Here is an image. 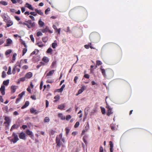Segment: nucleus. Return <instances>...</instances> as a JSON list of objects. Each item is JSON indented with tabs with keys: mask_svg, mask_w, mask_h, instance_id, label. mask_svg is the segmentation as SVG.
<instances>
[{
	"mask_svg": "<svg viewBox=\"0 0 152 152\" xmlns=\"http://www.w3.org/2000/svg\"><path fill=\"white\" fill-rule=\"evenodd\" d=\"M61 140L63 142H65V140L64 138H62V134L61 133L59 137H57L56 139V143L57 144L56 147H60L61 145V143L60 142V140Z\"/></svg>",
	"mask_w": 152,
	"mask_h": 152,
	"instance_id": "nucleus-1",
	"label": "nucleus"
},
{
	"mask_svg": "<svg viewBox=\"0 0 152 152\" xmlns=\"http://www.w3.org/2000/svg\"><path fill=\"white\" fill-rule=\"evenodd\" d=\"M12 136H13V138L11 139L10 137H8V138L10 140L11 142H12L14 143L16 142L19 140V139L18 135L15 133H13Z\"/></svg>",
	"mask_w": 152,
	"mask_h": 152,
	"instance_id": "nucleus-2",
	"label": "nucleus"
},
{
	"mask_svg": "<svg viewBox=\"0 0 152 152\" xmlns=\"http://www.w3.org/2000/svg\"><path fill=\"white\" fill-rule=\"evenodd\" d=\"M4 120L5 121V122L4 123V124L7 128H8L9 126L10 123V119L9 117H5Z\"/></svg>",
	"mask_w": 152,
	"mask_h": 152,
	"instance_id": "nucleus-3",
	"label": "nucleus"
},
{
	"mask_svg": "<svg viewBox=\"0 0 152 152\" xmlns=\"http://www.w3.org/2000/svg\"><path fill=\"white\" fill-rule=\"evenodd\" d=\"M106 103L107 104L106 108L107 109V115L108 116H109L110 114H112L113 112L112 111V109L108 105L107 103V102H106Z\"/></svg>",
	"mask_w": 152,
	"mask_h": 152,
	"instance_id": "nucleus-4",
	"label": "nucleus"
},
{
	"mask_svg": "<svg viewBox=\"0 0 152 152\" xmlns=\"http://www.w3.org/2000/svg\"><path fill=\"white\" fill-rule=\"evenodd\" d=\"M28 23L31 28L34 27L35 25V23L34 22L32 21L31 20H28Z\"/></svg>",
	"mask_w": 152,
	"mask_h": 152,
	"instance_id": "nucleus-5",
	"label": "nucleus"
},
{
	"mask_svg": "<svg viewBox=\"0 0 152 152\" xmlns=\"http://www.w3.org/2000/svg\"><path fill=\"white\" fill-rule=\"evenodd\" d=\"M85 88L86 87L85 86H82L81 89L79 90L78 94H76V96H77L78 94L82 93L83 91L85 90Z\"/></svg>",
	"mask_w": 152,
	"mask_h": 152,
	"instance_id": "nucleus-6",
	"label": "nucleus"
},
{
	"mask_svg": "<svg viewBox=\"0 0 152 152\" xmlns=\"http://www.w3.org/2000/svg\"><path fill=\"white\" fill-rule=\"evenodd\" d=\"M19 136L20 139L24 140L25 139V134L24 132H22L19 134Z\"/></svg>",
	"mask_w": 152,
	"mask_h": 152,
	"instance_id": "nucleus-7",
	"label": "nucleus"
},
{
	"mask_svg": "<svg viewBox=\"0 0 152 152\" xmlns=\"http://www.w3.org/2000/svg\"><path fill=\"white\" fill-rule=\"evenodd\" d=\"M32 76V74L31 72H29L27 73L25 75V77L26 78H31Z\"/></svg>",
	"mask_w": 152,
	"mask_h": 152,
	"instance_id": "nucleus-8",
	"label": "nucleus"
},
{
	"mask_svg": "<svg viewBox=\"0 0 152 152\" xmlns=\"http://www.w3.org/2000/svg\"><path fill=\"white\" fill-rule=\"evenodd\" d=\"M25 6L26 7L28 8V9H29L30 10H34V9L33 8V7H32L31 5L28 3H26V4Z\"/></svg>",
	"mask_w": 152,
	"mask_h": 152,
	"instance_id": "nucleus-9",
	"label": "nucleus"
},
{
	"mask_svg": "<svg viewBox=\"0 0 152 152\" xmlns=\"http://www.w3.org/2000/svg\"><path fill=\"white\" fill-rule=\"evenodd\" d=\"M29 105V102L28 101H26V102L25 103L24 105L21 108L22 109H23L26 107H27V106H28Z\"/></svg>",
	"mask_w": 152,
	"mask_h": 152,
	"instance_id": "nucleus-10",
	"label": "nucleus"
},
{
	"mask_svg": "<svg viewBox=\"0 0 152 152\" xmlns=\"http://www.w3.org/2000/svg\"><path fill=\"white\" fill-rule=\"evenodd\" d=\"M102 66L100 69L101 70L102 73V74L104 76V77H105L106 76V74L105 72V71L104 69H102Z\"/></svg>",
	"mask_w": 152,
	"mask_h": 152,
	"instance_id": "nucleus-11",
	"label": "nucleus"
},
{
	"mask_svg": "<svg viewBox=\"0 0 152 152\" xmlns=\"http://www.w3.org/2000/svg\"><path fill=\"white\" fill-rule=\"evenodd\" d=\"M56 132V131L53 129H51L49 131V134L50 136H52Z\"/></svg>",
	"mask_w": 152,
	"mask_h": 152,
	"instance_id": "nucleus-12",
	"label": "nucleus"
},
{
	"mask_svg": "<svg viewBox=\"0 0 152 152\" xmlns=\"http://www.w3.org/2000/svg\"><path fill=\"white\" fill-rule=\"evenodd\" d=\"M34 10L37 13L40 15H42L43 14V12L41 10H38L37 9H35Z\"/></svg>",
	"mask_w": 152,
	"mask_h": 152,
	"instance_id": "nucleus-13",
	"label": "nucleus"
},
{
	"mask_svg": "<svg viewBox=\"0 0 152 152\" xmlns=\"http://www.w3.org/2000/svg\"><path fill=\"white\" fill-rule=\"evenodd\" d=\"M13 22L12 21L9 20L8 21L7 23V27H9L10 26H12L13 24Z\"/></svg>",
	"mask_w": 152,
	"mask_h": 152,
	"instance_id": "nucleus-14",
	"label": "nucleus"
},
{
	"mask_svg": "<svg viewBox=\"0 0 152 152\" xmlns=\"http://www.w3.org/2000/svg\"><path fill=\"white\" fill-rule=\"evenodd\" d=\"M26 134L31 137L33 136V134L31 131H30L29 130H27L26 132Z\"/></svg>",
	"mask_w": 152,
	"mask_h": 152,
	"instance_id": "nucleus-15",
	"label": "nucleus"
},
{
	"mask_svg": "<svg viewBox=\"0 0 152 152\" xmlns=\"http://www.w3.org/2000/svg\"><path fill=\"white\" fill-rule=\"evenodd\" d=\"M18 127V126L17 124H14L13 125L10 129L11 131H12V130L15 129H17Z\"/></svg>",
	"mask_w": 152,
	"mask_h": 152,
	"instance_id": "nucleus-16",
	"label": "nucleus"
},
{
	"mask_svg": "<svg viewBox=\"0 0 152 152\" xmlns=\"http://www.w3.org/2000/svg\"><path fill=\"white\" fill-rule=\"evenodd\" d=\"M55 72V70H52L50 71L48 73H47V76H51Z\"/></svg>",
	"mask_w": 152,
	"mask_h": 152,
	"instance_id": "nucleus-17",
	"label": "nucleus"
},
{
	"mask_svg": "<svg viewBox=\"0 0 152 152\" xmlns=\"http://www.w3.org/2000/svg\"><path fill=\"white\" fill-rule=\"evenodd\" d=\"M17 88V86H12L11 87L12 92L14 93L15 92L16 89Z\"/></svg>",
	"mask_w": 152,
	"mask_h": 152,
	"instance_id": "nucleus-18",
	"label": "nucleus"
},
{
	"mask_svg": "<svg viewBox=\"0 0 152 152\" xmlns=\"http://www.w3.org/2000/svg\"><path fill=\"white\" fill-rule=\"evenodd\" d=\"M42 60L46 63L48 62L49 61V58L46 57H44L42 58Z\"/></svg>",
	"mask_w": 152,
	"mask_h": 152,
	"instance_id": "nucleus-19",
	"label": "nucleus"
},
{
	"mask_svg": "<svg viewBox=\"0 0 152 152\" xmlns=\"http://www.w3.org/2000/svg\"><path fill=\"white\" fill-rule=\"evenodd\" d=\"M58 116L61 118V120H65V117L63 116L62 113L58 114Z\"/></svg>",
	"mask_w": 152,
	"mask_h": 152,
	"instance_id": "nucleus-20",
	"label": "nucleus"
},
{
	"mask_svg": "<svg viewBox=\"0 0 152 152\" xmlns=\"http://www.w3.org/2000/svg\"><path fill=\"white\" fill-rule=\"evenodd\" d=\"M7 45H6V46H8L9 44H11L12 42V41L10 39H8L7 40Z\"/></svg>",
	"mask_w": 152,
	"mask_h": 152,
	"instance_id": "nucleus-21",
	"label": "nucleus"
},
{
	"mask_svg": "<svg viewBox=\"0 0 152 152\" xmlns=\"http://www.w3.org/2000/svg\"><path fill=\"white\" fill-rule=\"evenodd\" d=\"M39 24L41 27H42L44 25V23L40 20L39 21Z\"/></svg>",
	"mask_w": 152,
	"mask_h": 152,
	"instance_id": "nucleus-22",
	"label": "nucleus"
},
{
	"mask_svg": "<svg viewBox=\"0 0 152 152\" xmlns=\"http://www.w3.org/2000/svg\"><path fill=\"white\" fill-rule=\"evenodd\" d=\"M9 82V80H6L4 81L3 82V84L5 85H7Z\"/></svg>",
	"mask_w": 152,
	"mask_h": 152,
	"instance_id": "nucleus-23",
	"label": "nucleus"
},
{
	"mask_svg": "<svg viewBox=\"0 0 152 152\" xmlns=\"http://www.w3.org/2000/svg\"><path fill=\"white\" fill-rule=\"evenodd\" d=\"M64 108V105H58V108L60 110H62Z\"/></svg>",
	"mask_w": 152,
	"mask_h": 152,
	"instance_id": "nucleus-24",
	"label": "nucleus"
},
{
	"mask_svg": "<svg viewBox=\"0 0 152 152\" xmlns=\"http://www.w3.org/2000/svg\"><path fill=\"white\" fill-rule=\"evenodd\" d=\"M0 4H2L4 6H6L7 5V3L6 2L3 1H0Z\"/></svg>",
	"mask_w": 152,
	"mask_h": 152,
	"instance_id": "nucleus-25",
	"label": "nucleus"
},
{
	"mask_svg": "<svg viewBox=\"0 0 152 152\" xmlns=\"http://www.w3.org/2000/svg\"><path fill=\"white\" fill-rule=\"evenodd\" d=\"M52 49L51 48H49L47 50V52L48 53H50V54H52Z\"/></svg>",
	"mask_w": 152,
	"mask_h": 152,
	"instance_id": "nucleus-26",
	"label": "nucleus"
},
{
	"mask_svg": "<svg viewBox=\"0 0 152 152\" xmlns=\"http://www.w3.org/2000/svg\"><path fill=\"white\" fill-rule=\"evenodd\" d=\"M11 66H9V67L8 70L7 72V74L9 75L11 74Z\"/></svg>",
	"mask_w": 152,
	"mask_h": 152,
	"instance_id": "nucleus-27",
	"label": "nucleus"
},
{
	"mask_svg": "<svg viewBox=\"0 0 152 152\" xmlns=\"http://www.w3.org/2000/svg\"><path fill=\"white\" fill-rule=\"evenodd\" d=\"M25 94V91H23L22 92L21 94H20L18 96L19 97V98H20V99H21L22 97Z\"/></svg>",
	"mask_w": 152,
	"mask_h": 152,
	"instance_id": "nucleus-28",
	"label": "nucleus"
},
{
	"mask_svg": "<svg viewBox=\"0 0 152 152\" xmlns=\"http://www.w3.org/2000/svg\"><path fill=\"white\" fill-rule=\"evenodd\" d=\"M54 99H56L54 101V102H56L60 99V96L58 95L54 97Z\"/></svg>",
	"mask_w": 152,
	"mask_h": 152,
	"instance_id": "nucleus-29",
	"label": "nucleus"
},
{
	"mask_svg": "<svg viewBox=\"0 0 152 152\" xmlns=\"http://www.w3.org/2000/svg\"><path fill=\"white\" fill-rule=\"evenodd\" d=\"M37 44L38 45V46L40 48L44 46V44H42V42H39L37 43Z\"/></svg>",
	"mask_w": 152,
	"mask_h": 152,
	"instance_id": "nucleus-30",
	"label": "nucleus"
},
{
	"mask_svg": "<svg viewBox=\"0 0 152 152\" xmlns=\"http://www.w3.org/2000/svg\"><path fill=\"white\" fill-rule=\"evenodd\" d=\"M57 45V44L56 42H53L52 44V47L53 48H55Z\"/></svg>",
	"mask_w": 152,
	"mask_h": 152,
	"instance_id": "nucleus-31",
	"label": "nucleus"
},
{
	"mask_svg": "<svg viewBox=\"0 0 152 152\" xmlns=\"http://www.w3.org/2000/svg\"><path fill=\"white\" fill-rule=\"evenodd\" d=\"M12 52V50H8L6 51L5 52V54L6 55H8L10 54Z\"/></svg>",
	"mask_w": 152,
	"mask_h": 152,
	"instance_id": "nucleus-32",
	"label": "nucleus"
},
{
	"mask_svg": "<svg viewBox=\"0 0 152 152\" xmlns=\"http://www.w3.org/2000/svg\"><path fill=\"white\" fill-rule=\"evenodd\" d=\"M42 39L44 42H46L48 40V38L46 37H44L42 38Z\"/></svg>",
	"mask_w": 152,
	"mask_h": 152,
	"instance_id": "nucleus-33",
	"label": "nucleus"
},
{
	"mask_svg": "<svg viewBox=\"0 0 152 152\" xmlns=\"http://www.w3.org/2000/svg\"><path fill=\"white\" fill-rule=\"evenodd\" d=\"M101 109L102 112L103 114H104L105 113V109L103 107H101Z\"/></svg>",
	"mask_w": 152,
	"mask_h": 152,
	"instance_id": "nucleus-34",
	"label": "nucleus"
},
{
	"mask_svg": "<svg viewBox=\"0 0 152 152\" xmlns=\"http://www.w3.org/2000/svg\"><path fill=\"white\" fill-rule=\"evenodd\" d=\"M6 76V72L4 71H3L2 74V77L3 78H5Z\"/></svg>",
	"mask_w": 152,
	"mask_h": 152,
	"instance_id": "nucleus-35",
	"label": "nucleus"
},
{
	"mask_svg": "<svg viewBox=\"0 0 152 152\" xmlns=\"http://www.w3.org/2000/svg\"><path fill=\"white\" fill-rule=\"evenodd\" d=\"M50 121V119L48 117H46L44 119V121L45 122H48Z\"/></svg>",
	"mask_w": 152,
	"mask_h": 152,
	"instance_id": "nucleus-36",
	"label": "nucleus"
},
{
	"mask_svg": "<svg viewBox=\"0 0 152 152\" xmlns=\"http://www.w3.org/2000/svg\"><path fill=\"white\" fill-rule=\"evenodd\" d=\"M38 50H35L31 54L32 55H33V54H37L38 53Z\"/></svg>",
	"mask_w": 152,
	"mask_h": 152,
	"instance_id": "nucleus-37",
	"label": "nucleus"
},
{
	"mask_svg": "<svg viewBox=\"0 0 152 152\" xmlns=\"http://www.w3.org/2000/svg\"><path fill=\"white\" fill-rule=\"evenodd\" d=\"M65 130L66 131V135H67L69 132L70 129L68 128H65Z\"/></svg>",
	"mask_w": 152,
	"mask_h": 152,
	"instance_id": "nucleus-38",
	"label": "nucleus"
},
{
	"mask_svg": "<svg viewBox=\"0 0 152 152\" xmlns=\"http://www.w3.org/2000/svg\"><path fill=\"white\" fill-rule=\"evenodd\" d=\"M26 78L25 77H24L21 78L19 79V81H24L25 80Z\"/></svg>",
	"mask_w": 152,
	"mask_h": 152,
	"instance_id": "nucleus-39",
	"label": "nucleus"
},
{
	"mask_svg": "<svg viewBox=\"0 0 152 152\" xmlns=\"http://www.w3.org/2000/svg\"><path fill=\"white\" fill-rule=\"evenodd\" d=\"M36 110H35L34 108H32L30 109V111L31 113H34L36 112Z\"/></svg>",
	"mask_w": 152,
	"mask_h": 152,
	"instance_id": "nucleus-40",
	"label": "nucleus"
},
{
	"mask_svg": "<svg viewBox=\"0 0 152 152\" xmlns=\"http://www.w3.org/2000/svg\"><path fill=\"white\" fill-rule=\"evenodd\" d=\"M96 63L97 65H101L102 64V62L99 60H97L96 61Z\"/></svg>",
	"mask_w": 152,
	"mask_h": 152,
	"instance_id": "nucleus-41",
	"label": "nucleus"
},
{
	"mask_svg": "<svg viewBox=\"0 0 152 152\" xmlns=\"http://www.w3.org/2000/svg\"><path fill=\"white\" fill-rule=\"evenodd\" d=\"M56 61H54L52 62L51 66L52 67H53L56 66Z\"/></svg>",
	"mask_w": 152,
	"mask_h": 152,
	"instance_id": "nucleus-42",
	"label": "nucleus"
},
{
	"mask_svg": "<svg viewBox=\"0 0 152 152\" xmlns=\"http://www.w3.org/2000/svg\"><path fill=\"white\" fill-rule=\"evenodd\" d=\"M5 89V87L4 86L2 85L1 86L0 88V91H4Z\"/></svg>",
	"mask_w": 152,
	"mask_h": 152,
	"instance_id": "nucleus-43",
	"label": "nucleus"
},
{
	"mask_svg": "<svg viewBox=\"0 0 152 152\" xmlns=\"http://www.w3.org/2000/svg\"><path fill=\"white\" fill-rule=\"evenodd\" d=\"M89 128V124L88 123L87 124V125L85 127V130L86 131H87Z\"/></svg>",
	"mask_w": 152,
	"mask_h": 152,
	"instance_id": "nucleus-44",
	"label": "nucleus"
},
{
	"mask_svg": "<svg viewBox=\"0 0 152 152\" xmlns=\"http://www.w3.org/2000/svg\"><path fill=\"white\" fill-rule=\"evenodd\" d=\"M17 56V54L16 53L14 54L13 56L12 60L13 61H15L16 59V56Z\"/></svg>",
	"mask_w": 152,
	"mask_h": 152,
	"instance_id": "nucleus-45",
	"label": "nucleus"
},
{
	"mask_svg": "<svg viewBox=\"0 0 152 152\" xmlns=\"http://www.w3.org/2000/svg\"><path fill=\"white\" fill-rule=\"evenodd\" d=\"M42 34L40 31H38L37 32V36L38 37H39L40 36H42Z\"/></svg>",
	"mask_w": 152,
	"mask_h": 152,
	"instance_id": "nucleus-46",
	"label": "nucleus"
},
{
	"mask_svg": "<svg viewBox=\"0 0 152 152\" xmlns=\"http://www.w3.org/2000/svg\"><path fill=\"white\" fill-rule=\"evenodd\" d=\"M109 143H110V148H113V144L112 142L111 141H110L109 142Z\"/></svg>",
	"mask_w": 152,
	"mask_h": 152,
	"instance_id": "nucleus-47",
	"label": "nucleus"
},
{
	"mask_svg": "<svg viewBox=\"0 0 152 152\" xmlns=\"http://www.w3.org/2000/svg\"><path fill=\"white\" fill-rule=\"evenodd\" d=\"M79 125V122H77L75 124L74 126V127L75 128L77 127Z\"/></svg>",
	"mask_w": 152,
	"mask_h": 152,
	"instance_id": "nucleus-48",
	"label": "nucleus"
},
{
	"mask_svg": "<svg viewBox=\"0 0 152 152\" xmlns=\"http://www.w3.org/2000/svg\"><path fill=\"white\" fill-rule=\"evenodd\" d=\"M71 118V116L69 115H67L66 117V120L68 121Z\"/></svg>",
	"mask_w": 152,
	"mask_h": 152,
	"instance_id": "nucleus-49",
	"label": "nucleus"
},
{
	"mask_svg": "<svg viewBox=\"0 0 152 152\" xmlns=\"http://www.w3.org/2000/svg\"><path fill=\"white\" fill-rule=\"evenodd\" d=\"M30 38L31 40L33 42H34V39L33 37V35H31L30 36Z\"/></svg>",
	"mask_w": 152,
	"mask_h": 152,
	"instance_id": "nucleus-50",
	"label": "nucleus"
},
{
	"mask_svg": "<svg viewBox=\"0 0 152 152\" xmlns=\"http://www.w3.org/2000/svg\"><path fill=\"white\" fill-rule=\"evenodd\" d=\"M43 85V82L42 81H41V83L40 85V89L41 90L42 88Z\"/></svg>",
	"mask_w": 152,
	"mask_h": 152,
	"instance_id": "nucleus-51",
	"label": "nucleus"
},
{
	"mask_svg": "<svg viewBox=\"0 0 152 152\" xmlns=\"http://www.w3.org/2000/svg\"><path fill=\"white\" fill-rule=\"evenodd\" d=\"M30 14L31 15H34V16H36L37 15V13H35L34 12H31L30 13Z\"/></svg>",
	"mask_w": 152,
	"mask_h": 152,
	"instance_id": "nucleus-52",
	"label": "nucleus"
},
{
	"mask_svg": "<svg viewBox=\"0 0 152 152\" xmlns=\"http://www.w3.org/2000/svg\"><path fill=\"white\" fill-rule=\"evenodd\" d=\"M78 77L77 76H75L74 78V81L75 83H77V80H78Z\"/></svg>",
	"mask_w": 152,
	"mask_h": 152,
	"instance_id": "nucleus-53",
	"label": "nucleus"
},
{
	"mask_svg": "<svg viewBox=\"0 0 152 152\" xmlns=\"http://www.w3.org/2000/svg\"><path fill=\"white\" fill-rule=\"evenodd\" d=\"M27 49L26 48H24L23 50V55H24L27 52Z\"/></svg>",
	"mask_w": 152,
	"mask_h": 152,
	"instance_id": "nucleus-54",
	"label": "nucleus"
},
{
	"mask_svg": "<svg viewBox=\"0 0 152 152\" xmlns=\"http://www.w3.org/2000/svg\"><path fill=\"white\" fill-rule=\"evenodd\" d=\"M16 66H15L13 69L12 73L14 74L15 73V71L16 69Z\"/></svg>",
	"mask_w": 152,
	"mask_h": 152,
	"instance_id": "nucleus-55",
	"label": "nucleus"
},
{
	"mask_svg": "<svg viewBox=\"0 0 152 152\" xmlns=\"http://www.w3.org/2000/svg\"><path fill=\"white\" fill-rule=\"evenodd\" d=\"M77 134V132H74L72 133V134L73 136H75V135Z\"/></svg>",
	"mask_w": 152,
	"mask_h": 152,
	"instance_id": "nucleus-56",
	"label": "nucleus"
},
{
	"mask_svg": "<svg viewBox=\"0 0 152 152\" xmlns=\"http://www.w3.org/2000/svg\"><path fill=\"white\" fill-rule=\"evenodd\" d=\"M50 9L49 8H48L46 10H45V13L46 14H47V12H48V11H50Z\"/></svg>",
	"mask_w": 152,
	"mask_h": 152,
	"instance_id": "nucleus-57",
	"label": "nucleus"
},
{
	"mask_svg": "<svg viewBox=\"0 0 152 152\" xmlns=\"http://www.w3.org/2000/svg\"><path fill=\"white\" fill-rule=\"evenodd\" d=\"M48 105H49V102L47 100H46V107H48Z\"/></svg>",
	"mask_w": 152,
	"mask_h": 152,
	"instance_id": "nucleus-58",
	"label": "nucleus"
},
{
	"mask_svg": "<svg viewBox=\"0 0 152 152\" xmlns=\"http://www.w3.org/2000/svg\"><path fill=\"white\" fill-rule=\"evenodd\" d=\"M96 112V110L95 109L93 110L90 113V115H92L94 113Z\"/></svg>",
	"mask_w": 152,
	"mask_h": 152,
	"instance_id": "nucleus-59",
	"label": "nucleus"
},
{
	"mask_svg": "<svg viewBox=\"0 0 152 152\" xmlns=\"http://www.w3.org/2000/svg\"><path fill=\"white\" fill-rule=\"evenodd\" d=\"M89 47H90L89 45H84L85 48L87 49H88L89 48Z\"/></svg>",
	"mask_w": 152,
	"mask_h": 152,
	"instance_id": "nucleus-60",
	"label": "nucleus"
},
{
	"mask_svg": "<svg viewBox=\"0 0 152 152\" xmlns=\"http://www.w3.org/2000/svg\"><path fill=\"white\" fill-rule=\"evenodd\" d=\"M4 42V41L2 39H0V45Z\"/></svg>",
	"mask_w": 152,
	"mask_h": 152,
	"instance_id": "nucleus-61",
	"label": "nucleus"
},
{
	"mask_svg": "<svg viewBox=\"0 0 152 152\" xmlns=\"http://www.w3.org/2000/svg\"><path fill=\"white\" fill-rule=\"evenodd\" d=\"M103 148L102 146H100L99 148V152H103Z\"/></svg>",
	"mask_w": 152,
	"mask_h": 152,
	"instance_id": "nucleus-62",
	"label": "nucleus"
},
{
	"mask_svg": "<svg viewBox=\"0 0 152 152\" xmlns=\"http://www.w3.org/2000/svg\"><path fill=\"white\" fill-rule=\"evenodd\" d=\"M21 11L22 12H24L25 11V9L23 7H22L21 9Z\"/></svg>",
	"mask_w": 152,
	"mask_h": 152,
	"instance_id": "nucleus-63",
	"label": "nucleus"
},
{
	"mask_svg": "<svg viewBox=\"0 0 152 152\" xmlns=\"http://www.w3.org/2000/svg\"><path fill=\"white\" fill-rule=\"evenodd\" d=\"M31 98L33 100H35L36 99V96H31Z\"/></svg>",
	"mask_w": 152,
	"mask_h": 152,
	"instance_id": "nucleus-64",
	"label": "nucleus"
}]
</instances>
